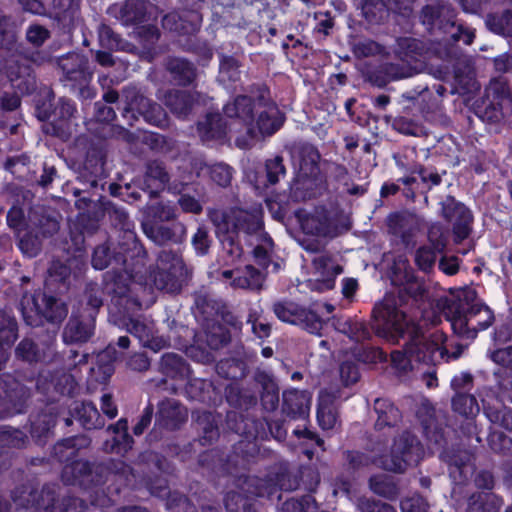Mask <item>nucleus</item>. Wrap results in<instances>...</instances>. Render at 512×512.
Masks as SVG:
<instances>
[{"mask_svg":"<svg viewBox=\"0 0 512 512\" xmlns=\"http://www.w3.org/2000/svg\"><path fill=\"white\" fill-rule=\"evenodd\" d=\"M216 372L224 379L238 382L246 376L247 365L244 360L239 358H224L217 362Z\"/></svg>","mask_w":512,"mask_h":512,"instance_id":"nucleus-54","label":"nucleus"},{"mask_svg":"<svg viewBox=\"0 0 512 512\" xmlns=\"http://www.w3.org/2000/svg\"><path fill=\"white\" fill-rule=\"evenodd\" d=\"M300 171L307 177L316 176L319 171L321 154L313 144H304L299 150Z\"/></svg>","mask_w":512,"mask_h":512,"instance_id":"nucleus-55","label":"nucleus"},{"mask_svg":"<svg viewBox=\"0 0 512 512\" xmlns=\"http://www.w3.org/2000/svg\"><path fill=\"white\" fill-rule=\"evenodd\" d=\"M169 181L170 175L164 162L155 159L146 162L142 176L135 177L130 183L124 185L112 182L108 190L111 196L133 204L141 199V192L148 194L150 199L157 198L165 190Z\"/></svg>","mask_w":512,"mask_h":512,"instance_id":"nucleus-7","label":"nucleus"},{"mask_svg":"<svg viewBox=\"0 0 512 512\" xmlns=\"http://www.w3.org/2000/svg\"><path fill=\"white\" fill-rule=\"evenodd\" d=\"M255 102L253 97L248 95H237L232 102L224 105L223 111L228 118H236L246 126L247 134L255 136Z\"/></svg>","mask_w":512,"mask_h":512,"instance_id":"nucleus-29","label":"nucleus"},{"mask_svg":"<svg viewBox=\"0 0 512 512\" xmlns=\"http://www.w3.org/2000/svg\"><path fill=\"white\" fill-rule=\"evenodd\" d=\"M145 232L163 248H171L170 244L180 247L184 241L186 229L180 223H173L170 226L158 224L151 226L149 231L145 228Z\"/></svg>","mask_w":512,"mask_h":512,"instance_id":"nucleus-34","label":"nucleus"},{"mask_svg":"<svg viewBox=\"0 0 512 512\" xmlns=\"http://www.w3.org/2000/svg\"><path fill=\"white\" fill-rule=\"evenodd\" d=\"M79 10V0H53L54 19L65 32H70L74 27V21Z\"/></svg>","mask_w":512,"mask_h":512,"instance_id":"nucleus-47","label":"nucleus"},{"mask_svg":"<svg viewBox=\"0 0 512 512\" xmlns=\"http://www.w3.org/2000/svg\"><path fill=\"white\" fill-rule=\"evenodd\" d=\"M371 329L375 335L395 345L401 339H407L411 347L412 358L418 363V357L426 354L422 348V339H427L419 324L401 311L392 300L375 304L372 310Z\"/></svg>","mask_w":512,"mask_h":512,"instance_id":"nucleus-2","label":"nucleus"},{"mask_svg":"<svg viewBox=\"0 0 512 512\" xmlns=\"http://www.w3.org/2000/svg\"><path fill=\"white\" fill-rule=\"evenodd\" d=\"M24 322L31 327L45 323L59 327L68 315V306L59 294L49 287V282L22 292L20 300Z\"/></svg>","mask_w":512,"mask_h":512,"instance_id":"nucleus-3","label":"nucleus"},{"mask_svg":"<svg viewBox=\"0 0 512 512\" xmlns=\"http://www.w3.org/2000/svg\"><path fill=\"white\" fill-rule=\"evenodd\" d=\"M29 443L28 436L19 428L10 425L0 426V447L23 449Z\"/></svg>","mask_w":512,"mask_h":512,"instance_id":"nucleus-60","label":"nucleus"},{"mask_svg":"<svg viewBox=\"0 0 512 512\" xmlns=\"http://www.w3.org/2000/svg\"><path fill=\"white\" fill-rule=\"evenodd\" d=\"M285 114L278 106L262 110L256 119V126L259 133L263 136L275 134L284 124Z\"/></svg>","mask_w":512,"mask_h":512,"instance_id":"nucleus-46","label":"nucleus"},{"mask_svg":"<svg viewBox=\"0 0 512 512\" xmlns=\"http://www.w3.org/2000/svg\"><path fill=\"white\" fill-rule=\"evenodd\" d=\"M388 233L400 239V242L409 247L414 245L415 237L420 231V220L415 213L409 211H395L386 218Z\"/></svg>","mask_w":512,"mask_h":512,"instance_id":"nucleus-24","label":"nucleus"},{"mask_svg":"<svg viewBox=\"0 0 512 512\" xmlns=\"http://www.w3.org/2000/svg\"><path fill=\"white\" fill-rule=\"evenodd\" d=\"M225 400L229 406L248 411L255 407L258 398L250 389L242 388L239 382H231L224 389Z\"/></svg>","mask_w":512,"mask_h":512,"instance_id":"nucleus-41","label":"nucleus"},{"mask_svg":"<svg viewBox=\"0 0 512 512\" xmlns=\"http://www.w3.org/2000/svg\"><path fill=\"white\" fill-rule=\"evenodd\" d=\"M5 60L3 70L13 89L23 95L36 90V75L33 68L34 52L27 49L23 54H13Z\"/></svg>","mask_w":512,"mask_h":512,"instance_id":"nucleus-13","label":"nucleus"},{"mask_svg":"<svg viewBox=\"0 0 512 512\" xmlns=\"http://www.w3.org/2000/svg\"><path fill=\"white\" fill-rule=\"evenodd\" d=\"M503 498L493 492L476 491L467 498L465 512H500Z\"/></svg>","mask_w":512,"mask_h":512,"instance_id":"nucleus-43","label":"nucleus"},{"mask_svg":"<svg viewBox=\"0 0 512 512\" xmlns=\"http://www.w3.org/2000/svg\"><path fill=\"white\" fill-rule=\"evenodd\" d=\"M32 389L10 374L0 376V420L27 413Z\"/></svg>","mask_w":512,"mask_h":512,"instance_id":"nucleus-12","label":"nucleus"},{"mask_svg":"<svg viewBox=\"0 0 512 512\" xmlns=\"http://www.w3.org/2000/svg\"><path fill=\"white\" fill-rule=\"evenodd\" d=\"M97 32L99 44L104 49L123 52H132L135 49L134 44L116 33L108 24L101 23Z\"/></svg>","mask_w":512,"mask_h":512,"instance_id":"nucleus-48","label":"nucleus"},{"mask_svg":"<svg viewBox=\"0 0 512 512\" xmlns=\"http://www.w3.org/2000/svg\"><path fill=\"white\" fill-rule=\"evenodd\" d=\"M146 256L145 248L135 237L123 241L107 239L94 248L91 265L96 270L114 266L113 269L120 268L129 274L140 273L145 266Z\"/></svg>","mask_w":512,"mask_h":512,"instance_id":"nucleus-6","label":"nucleus"},{"mask_svg":"<svg viewBox=\"0 0 512 512\" xmlns=\"http://www.w3.org/2000/svg\"><path fill=\"white\" fill-rule=\"evenodd\" d=\"M362 15L372 25H379L389 17V9L384 0H362Z\"/></svg>","mask_w":512,"mask_h":512,"instance_id":"nucleus-58","label":"nucleus"},{"mask_svg":"<svg viewBox=\"0 0 512 512\" xmlns=\"http://www.w3.org/2000/svg\"><path fill=\"white\" fill-rule=\"evenodd\" d=\"M185 381L187 382L184 391L187 399L200 403L211 402V394L214 392L213 383L211 381L202 378H191L190 376Z\"/></svg>","mask_w":512,"mask_h":512,"instance_id":"nucleus-51","label":"nucleus"},{"mask_svg":"<svg viewBox=\"0 0 512 512\" xmlns=\"http://www.w3.org/2000/svg\"><path fill=\"white\" fill-rule=\"evenodd\" d=\"M187 276L180 247L162 248L157 256L156 264L149 271L154 286L161 291L178 293Z\"/></svg>","mask_w":512,"mask_h":512,"instance_id":"nucleus-10","label":"nucleus"},{"mask_svg":"<svg viewBox=\"0 0 512 512\" xmlns=\"http://www.w3.org/2000/svg\"><path fill=\"white\" fill-rule=\"evenodd\" d=\"M391 283L399 287L398 296L401 302L423 301L427 294L425 282L420 279L415 270L409 265H394L391 268Z\"/></svg>","mask_w":512,"mask_h":512,"instance_id":"nucleus-20","label":"nucleus"},{"mask_svg":"<svg viewBox=\"0 0 512 512\" xmlns=\"http://www.w3.org/2000/svg\"><path fill=\"white\" fill-rule=\"evenodd\" d=\"M127 465L120 459L108 458L101 462L72 459L62 468L61 479L65 485L78 486L95 494L102 486L126 472Z\"/></svg>","mask_w":512,"mask_h":512,"instance_id":"nucleus-4","label":"nucleus"},{"mask_svg":"<svg viewBox=\"0 0 512 512\" xmlns=\"http://www.w3.org/2000/svg\"><path fill=\"white\" fill-rule=\"evenodd\" d=\"M136 274L126 273L122 269H112L103 274L101 291L109 299V311L113 318L141 311L142 302L132 282Z\"/></svg>","mask_w":512,"mask_h":512,"instance_id":"nucleus-8","label":"nucleus"},{"mask_svg":"<svg viewBox=\"0 0 512 512\" xmlns=\"http://www.w3.org/2000/svg\"><path fill=\"white\" fill-rule=\"evenodd\" d=\"M423 455V445L417 436L410 431H403L394 440L390 459L389 462L386 461L385 468L396 473H403L408 466L417 465Z\"/></svg>","mask_w":512,"mask_h":512,"instance_id":"nucleus-14","label":"nucleus"},{"mask_svg":"<svg viewBox=\"0 0 512 512\" xmlns=\"http://www.w3.org/2000/svg\"><path fill=\"white\" fill-rule=\"evenodd\" d=\"M96 318L73 308L63 330V340L67 344L86 343L95 334Z\"/></svg>","mask_w":512,"mask_h":512,"instance_id":"nucleus-25","label":"nucleus"},{"mask_svg":"<svg viewBox=\"0 0 512 512\" xmlns=\"http://www.w3.org/2000/svg\"><path fill=\"white\" fill-rule=\"evenodd\" d=\"M195 167H199L200 170L206 168L211 181L219 187L226 188L231 185L234 169L230 165L223 162L207 165L203 161H198Z\"/></svg>","mask_w":512,"mask_h":512,"instance_id":"nucleus-56","label":"nucleus"},{"mask_svg":"<svg viewBox=\"0 0 512 512\" xmlns=\"http://www.w3.org/2000/svg\"><path fill=\"white\" fill-rule=\"evenodd\" d=\"M197 132L203 142L221 141L227 135V122L219 112H208L198 121Z\"/></svg>","mask_w":512,"mask_h":512,"instance_id":"nucleus-33","label":"nucleus"},{"mask_svg":"<svg viewBox=\"0 0 512 512\" xmlns=\"http://www.w3.org/2000/svg\"><path fill=\"white\" fill-rule=\"evenodd\" d=\"M440 204L442 217L446 221H454L452 226L454 242L462 243L472 232L474 217L471 210L452 195H447Z\"/></svg>","mask_w":512,"mask_h":512,"instance_id":"nucleus-19","label":"nucleus"},{"mask_svg":"<svg viewBox=\"0 0 512 512\" xmlns=\"http://www.w3.org/2000/svg\"><path fill=\"white\" fill-rule=\"evenodd\" d=\"M57 64L62 72L60 81L64 87L69 88L84 100L95 97V89L91 86L93 72L90 69L89 59L85 55L69 52L59 57Z\"/></svg>","mask_w":512,"mask_h":512,"instance_id":"nucleus-11","label":"nucleus"},{"mask_svg":"<svg viewBox=\"0 0 512 512\" xmlns=\"http://www.w3.org/2000/svg\"><path fill=\"white\" fill-rule=\"evenodd\" d=\"M27 48L18 41L17 27L10 17L0 16V51L8 54H23Z\"/></svg>","mask_w":512,"mask_h":512,"instance_id":"nucleus-40","label":"nucleus"},{"mask_svg":"<svg viewBox=\"0 0 512 512\" xmlns=\"http://www.w3.org/2000/svg\"><path fill=\"white\" fill-rule=\"evenodd\" d=\"M441 457L452 481L457 485L466 484L474 471L472 454L466 449L450 448L443 450Z\"/></svg>","mask_w":512,"mask_h":512,"instance_id":"nucleus-26","label":"nucleus"},{"mask_svg":"<svg viewBox=\"0 0 512 512\" xmlns=\"http://www.w3.org/2000/svg\"><path fill=\"white\" fill-rule=\"evenodd\" d=\"M167 69L173 81L182 87L190 86L196 79L197 69L195 65L184 58H172L167 64Z\"/></svg>","mask_w":512,"mask_h":512,"instance_id":"nucleus-44","label":"nucleus"},{"mask_svg":"<svg viewBox=\"0 0 512 512\" xmlns=\"http://www.w3.org/2000/svg\"><path fill=\"white\" fill-rule=\"evenodd\" d=\"M236 477V486L240 489V492L249 499L250 502L255 503V498L266 497L271 499L273 496L272 483L270 480H266L254 475H246L240 472Z\"/></svg>","mask_w":512,"mask_h":512,"instance_id":"nucleus-32","label":"nucleus"},{"mask_svg":"<svg viewBox=\"0 0 512 512\" xmlns=\"http://www.w3.org/2000/svg\"><path fill=\"white\" fill-rule=\"evenodd\" d=\"M224 429L241 437L233 444L232 450L223 455L217 449H210L198 456L199 466L219 477L238 475L248 470L259 454L257 440L267 438V432L261 420L233 410L226 413Z\"/></svg>","mask_w":512,"mask_h":512,"instance_id":"nucleus-1","label":"nucleus"},{"mask_svg":"<svg viewBox=\"0 0 512 512\" xmlns=\"http://www.w3.org/2000/svg\"><path fill=\"white\" fill-rule=\"evenodd\" d=\"M101 294V288L98 287L97 283H87L84 290L85 301L80 302L75 308L97 318L100 308L103 306V298Z\"/></svg>","mask_w":512,"mask_h":512,"instance_id":"nucleus-57","label":"nucleus"},{"mask_svg":"<svg viewBox=\"0 0 512 512\" xmlns=\"http://www.w3.org/2000/svg\"><path fill=\"white\" fill-rule=\"evenodd\" d=\"M202 13L185 12L180 9L167 13L162 19L165 29L179 35H196L202 26Z\"/></svg>","mask_w":512,"mask_h":512,"instance_id":"nucleus-27","label":"nucleus"},{"mask_svg":"<svg viewBox=\"0 0 512 512\" xmlns=\"http://www.w3.org/2000/svg\"><path fill=\"white\" fill-rule=\"evenodd\" d=\"M485 117L490 122H497L503 117V110H512V91L508 80L504 76H497L490 80L485 89Z\"/></svg>","mask_w":512,"mask_h":512,"instance_id":"nucleus-21","label":"nucleus"},{"mask_svg":"<svg viewBox=\"0 0 512 512\" xmlns=\"http://www.w3.org/2000/svg\"><path fill=\"white\" fill-rule=\"evenodd\" d=\"M221 415L211 411H202L197 414L195 423L199 433V441L203 446L212 445L220 436L219 423Z\"/></svg>","mask_w":512,"mask_h":512,"instance_id":"nucleus-37","label":"nucleus"},{"mask_svg":"<svg viewBox=\"0 0 512 512\" xmlns=\"http://www.w3.org/2000/svg\"><path fill=\"white\" fill-rule=\"evenodd\" d=\"M195 313L205 321L218 317L219 311L223 308L224 301L215 298L208 290L201 288L193 293Z\"/></svg>","mask_w":512,"mask_h":512,"instance_id":"nucleus-38","label":"nucleus"},{"mask_svg":"<svg viewBox=\"0 0 512 512\" xmlns=\"http://www.w3.org/2000/svg\"><path fill=\"white\" fill-rule=\"evenodd\" d=\"M215 223L217 229L222 233L260 235L262 232H265L260 214L239 207H232L221 212L219 219L217 218Z\"/></svg>","mask_w":512,"mask_h":512,"instance_id":"nucleus-16","label":"nucleus"},{"mask_svg":"<svg viewBox=\"0 0 512 512\" xmlns=\"http://www.w3.org/2000/svg\"><path fill=\"white\" fill-rule=\"evenodd\" d=\"M153 7L150 0H125L117 18L124 26L140 25L149 20Z\"/></svg>","mask_w":512,"mask_h":512,"instance_id":"nucleus-31","label":"nucleus"},{"mask_svg":"<svg viewBox=\"0 0 512 512\" xmlns=\"http://www.w3.org/2000/svg\"><path fill=\"white\" fill-rule=\"evenodd\" d=\"M487 25L496 34L512 36V10L505 9L501 13L488 15Z\"/></svg>","mask_w":512,"mask_h":512,"instance_id":"nucleus-64","label":"nucleus"},{"mask_svg":"<svg viewBox=\"0 0 512 512\" xmlns=\"http://www.w3.org/2000/svg\"><path fill=\"white\" fill-rule=\"evenodd\" d=\"M59 413L55 408L43 409L29 418V433L38 445L46 444L57 424Z\"/></svg>","mask_w":512,"mask_h":512,"instance_id":"nucleus-30","label":"nucleus"},{"mask_svg":"<svg viewBox=\"0 0 512 512\" xmlns=\"http://www.w3.org/2000/svg\"><path fill=\"white\" fill-rule=\"evenodd\" d=\"M76 418L86 430L101 427L100 414L92 402H82L74 408Z\"/></svg>","mask_w":512,"mask_h":512,"instance_id":"nucleus-62","label":"nucleus"},{"mask_svg":"<svg viewBox=\"0 0 512 512\" xmlns=\"http://www.w3.org/2000/svg\"><path fill=\"white\" fill-rule=\"evenodd\" d=\"M84 439L79 436L64 438L55 443L52 448L51 456L59 463H69L77 458L82 444L78 443Z\"/></svg>","mask_w":512,"mask_h":512,"instance_id":"nucleus-52","label":"nucleus"},{"mask_svg":"<svg viewBox=\"0 0 512 512\" xmlns=\"http://www.w3.org/2000/svg\"><path fill=\"white\" fill-rule=\"evenodd\" d=\"M77 105L67 97L56 99L52 89L40 93L35 100V114L42 122H48L47 133L61 137L70 129L71 122L76 118Z\"/></svg>","mask_w":512,"mask_h":512,"instance_id":"nucleus-9","label":"nucleus"},{"mask_svg":"<svg viewBox=\"0 0 512 512\" xmlns=\"http://www.w3.org/2000/svg\"><path fill=\"white\" fill-rule=\"evenodd\" d=\"M320 483V474L310 466L291 469L280 466L274 475L273 494L278 490L293 491L303 487L309 493L315 492Z\"/></svg>","mask_w":512,"mask_h":512,"instance_id":"nucleus-17","label":"nucleus"},{"mask_svg":"<svg viewBox=\"0 0 512 512\" xmlns=\"http://www.w3.org/2000/svg\"><path fill=\"white\" fill-rule=\"evenodd\" d=\"M374 410L377 414L375 430L396 427L402 420V413L393 402L385 398H377L374 402Z\"/></svg>","mask_w":512,"mask_h":512,"instance_id":"nucleus-42","label":"nucleus"},{"mask_svg":"<svg viewBox=\"0 0 512 512\" xmlns=\"http://www.w3.org/2000/svg\"><path fill=\"white\" fill-rule=\"evenodd\" d=\"M369 489L376 495L394 501L400 494V489L394 478L387 474H375L369 477Z\"/></svg>","mask_w":512,"mask_h":512,"instance_id":"nucleus-49","label":"nucleus"},{"mask_svg":"<svg viewBox=\"0 0 512 512\" xmlns=\"http://www.w3.org/2000/svg\"><path fill=\"white\" fill-rule=\"evenodd\" d=\"M309 398L305 391L286 390L282 395V413L290 419H304L309 414Z\"/></svg>","mask_w":512,"mask_h":512,"instance_id":"nucleus-35","label":"nucleus"},{"mask_svg":"<svg viewBox=\"0 0 512 512\" xmlns=\"http://www.w3.org/2000/svg\"><path fill=\"white\" fill-rule=\"evenodd\" d=\"M145 217L154 226L162 222L174 220L176 218V211L169 203L160 201L146 206Z\"/></svg>","mask_w":512,"mask_h":512,"instance_id":"nucleus-61","label":"nucleus"},{"mask_svg":"<svg viewBox=\"0 0 512 512\" xmlns=\"http://www.w3.org/2000/svg\"><path fill=\"white\" fill-rule=\"evenodd\" d=\"M240 66L241 63L236 57L221 54L219 57V81L228 86H232L240 81Z\"/></svg>","mask_w":512,"mask_h":512,"instance_id":"nucleus-53","label":"nucleus"},{"mask_svg":"<svg viewBox=\"0 0 512 512\" xmlns=\"http://www.w3.org/2000/svg\"><path fill=\"white\" fill-rule=\"evenodd\" d=\"M18 338V323L13 315L0 311V345L11 348Z\"/></svg>","mask_w":512,"mask_h":512,"instance_id":"nucleus-63","label":"nucleus"},{"mask_svg":"<svg viewBox=\"0 0 512 512\" xmlns=\"http://www.w3.org/2000/svg\"><path fill=\"white\" fill-rule=\"evenodd\" d=\"M427 48L422 40L413 37H401L397 40L395 53L406 62L419 61L426 53Z\"/></svg>","mask_w":512,"mask_h":512,"instance_id":"nucleus-50","label":"nucleus"},{"mask_svg":"<svg viewBox=\"0 0 512 512\" xmlns=\"http://www.w3.org/2000/svg\"><path fill=\"white\" fill-rule=\"evenodd\" d=\"M154 429L167 432L179 430L188 420V410L174 398L165 397L157 403Z\"/></svg>","mask_w":512,"mask_h":512,"instance_id":"nucleus-23","label":"nucleus"},{"mask_svg":"<svg viewBox=\"0 0 512 512\" xmlns=\"http://www.w3.org/2000/svg\"><path fill=\"white\" fill-rule=\"evenodd\" d=\"M300 228L304 234L326 237L330 234L331 225L329 217L321 214H296Z\"/></svg>","mask_w":512,"mask_h":512,"instance_id":"nucleus-45","label":"nucleus"},{"mask_svg":"<svg viewBox=\"0 0 512 512\" xmlns=\"http://www.w3.org/2000/svg\"><path fill=\"white\" fill-rule=\"evenodd\" d=\"M137 315L138 313L123 316L119 315L113 319L117 325L125 327L127 332L138 340L140 346L149 348L154 352L162 349V340L155 338L152 330L146 324L135 318Z\"/></svg>","mask_w":512,"mask_h":512,"instance_id":"nucleus-28","label":"nucleus"},{"mask_svg":"<svg viewBox=\"0 0 512 512\" xmlns=\"http://www.w3.org/2000/svg\"><path fill=\"white\" fill-rule=\"evenodd\" d=\"M195 98L189 91L170 90L165 94L164 104L178 119H186L193 110Z\"/></svg>","mask_w":512,"mask_h":512,"instance_id":"nucleus-39","label":"nucleus"},{"mask_svg":"<svg viewBox=\"0 0 512 512\" xmlns=\"http://www.w3.org/2000/svg\"><path fill=\"white\" fill-rule=\"evenodd\" d=\"M159 371L166 378L178 381H185L192 372L185 358L172 352L164 353L161 356Z\"/></svg>","mask_w":512,"mask_h":512,"instance_id":"nucleus-36","label":"nucleus"},{"mask_svg":"<svg viewBox=\"0 0 512 512\" xmlns=\"http://www.w3.org/2000/svg\"><path fill=\"white\" fill-rule=\"evenodd\" d=\"M56 346V334L46 331L43 338L37 335V340L23 338L15 348L17 359L29 364L49 362L53 359Z\"/></svg>","mask_w":512,"mask_h":512,"instance_id":"nucleus-22","label":"nucleus"},{"mask_svg":"<svg viewBox=\"0 0 512 512\" xmlns=\"http://www.w3.org/2000/svg\"><path fill=\"white\" fill-rule=\"evenodd\" d=\"M338 330L355 342L370 340L372 336L371 329L367 323L358 319L348 318L344 322L339 323Z\"/></svg>","mask_w":512,"mask_h":512,"instance_id":"nucleus-59","label":"nucleus"},{"mask_svg":"<svg viewBox=\"0 0 512 512\" xmlns=\"http://www.w3.org/2000/svg\"><path fill=\"white\" fill-rule=\"evenodd\" d=\"M125 105L122 108V117L127 125L133 126L139 117L153 125L159 126L164 118L162 107L151 99L142 95L135 89L124 91Z\"/></svg>","mask_w":512,"mask_h":512,"instance_id":"nucleus-15","label":"nucleus"},{"mask_svg":"<svg viewBox=\"0 0 512 512\" xmlns=\"http://www.w3.org/2000/svg\"><path fill=\"white\" fill-rule=\"evenodd\" d=\"M473 297L447 300L444 313L458 337L474 340L480 331L487 330L494 322L493 310L484 303H474Z\"/></svg>","mask_w":512,"mask_h":512,"instance_id":"nucleus-5","label":"nucleus"},{"mask_svg":"<svg viewBox=\"0 0 512 512\" xmlns=\"http://www.w3.org/2000/svg\"><path fill=\"white\" fill-rule=\"evenodd\" d=\"M11 498L16 504L35 512H56V493L46 485L40 491L31 484L19 485L11 491Z\"/></svg>","mask_w":512,"mask_h":512,"instance_id":"nucleus-18","label":"nucleus"}]
</instances>
